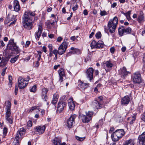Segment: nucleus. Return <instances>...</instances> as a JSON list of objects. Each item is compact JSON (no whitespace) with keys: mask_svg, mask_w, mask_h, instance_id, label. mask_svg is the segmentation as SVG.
<instances>
[{"mask_svg":"<svg viewBox=\"0 0 145 145\" xmlns=\"http://www.w3.org/2000/svg\"><path fill=\"white\" fill-rule=\"evenodd\" d=\"M34 12L29 11L25 12L23 18V26L27 30H30L33 27V18L35 15Z\"/></svg>","mask_w":145,"mask_h":145,"instance_id":"1","label":"nucleus"},{"mask_svg":"<svg viewBox=\"0 0 145 145\" xmlns=\"http://www.w3.org/2000/svg\"><path fill=\"white\" fill-rule=\"evenodd\" d=\"M118 22V17L115 16L113 19H110L108 22L107 26L109 32L112 33L115 31Z\"/></svg>","mask_w":145,"mask_h":145,"instance_id":"2","label":"nucleus"},{"mask_svg":"<svg viewBox=\"0 0 145 145\" xmlns=\"http://www.w3.org/2000/svg\"><path fill=\"white\" fill-rule=\"evenodd\" d=\"M131 80L135 84H140L143 82L141 74L138 72H137L132 74Z\"/></svg>","mask_w":145,"mask_h":145,"instance_id":"3","label":"nucleus"},{"mask_svg":"<svg viewBox=\"0 0 145 145\" xmlns=\"http://www.w3.org/2000/svg\"><path fill=\"white\" fill-rule=\"evenodd\" d=\"M93 113L92 112L89 111L86 113V115L80 114L79 115V118L82 120L84 123H87L91 119Z\"/></svg>","mask_w":145,"mask_h":145,"instance_id":"4","label":"nucleus"},{"mask_svg":"<svg viewBox=\"0 0 145 145\" xmlns=\"http://www.w3.org/2000/svg\"><path fill=\"white\" fill-rule=\"evenodd\" d=\"M118 33L122 36L124 35L132 34V29L129 27L125 29L124 26L120 27L118 29Z\"/></svg>","mask_w":145,"mask_h":145,"instance_id":"5","label":"nucleus"},{"mask_svg":"<svg viewBox=\"0 0 145 145\" xmlns=\"http://www.w3.org/2000/svg\"><path fill=\"white\" fill-rule=\"evenodd\" d=\"M9 49L15 52L16 53L18 54L20 52V49L18 46H16V43L14 42V39L9 41Z\"/></svg>","mask_w":145,"mask_h":145,"instance_id":"6","label":"nucleus"},{"mask_svg":"<svg viewBox=\"0 0 145 145\" xmlns=\"http://www.w3.org/2000/svg\"><path fill=\"white\" fill-rule=\"evenodd\" d=\"M67 42L64 40L63 42L58 48V54L60 55H61L64 53L67 47Z\"/></svg>","mask_w":145,"mask_h":145,"instance_id":"7","label":"nucleus"},{"mask_svg":"<svg viewBox=\"0 0 145 145\" xmlns=\"http://www.w3.org/2000/svg\"><path fill=\"white\" fill-rule=\"evenodd\" d=\"M18 87L20 89H22L25 88L28 84L27 80H24L22 77H20L18 80Z\"/></svg>","mask_w":145,"mask_h":145,"instance_id":"8","label":"nucleus"},{"mask_svg":"<svg viewBox=\"0 0 145 145\" xmlns=\"http://www.w3.org/2000/svg\"><path fill=\"white\" fill-rule=\"evenodd\" d=\"M46 128V127L44 125L42 126H39L35 127L34 128V129L37 134L38 135H40L44 133Z\"/></svg>","mask_w":145,"mask_h":145,"instance_id":"9","label":"nucleus"},{"mask_svg":"<svg viewBox=\"0 0 145 145\" xmlns=\"http://www.w3.org/2000/svg\"><path fill=\"white\" fill-rule=\"evenodd\" d=\"M76 116L75 114L72 115L68 119L67 122V126L68 128L72 127L73 123H74V120Z\"/></svg>","mask_w":145,"mask_h":145,"instance_id":"10","label":"nucleus"},{"mask_svg":"<svg viewBox=\"0 0 145 145\" xmlns=\"http://www.w3.org/2000/svg\"><path fill=\"white\" fill-rule=\"evenodd\" d=\"M119 74L121 75V77L123 79H125L126 77L128 74H130V72L127 71V69L125 67L121 68L119 70Z\"/></svg>","mask_w":145,"mask_h":145,"instance_id":"11","label":"nucleus"},{"mask_svg":"<svg viewBox=\"0 0 145 145\" xmlns=\"http://www.w3.org/2000/svg\"><path fill=\"white\" fill-rule=\"evenodd\" d=\"M93 72L94 69L92 67H89L87 70L86 76L87 78H89L90 81L93 79Z\"/></svg>","mask_w":145,"mask_h":145,"instance_id":"12","label":"nucleus"},{"mask_svg":"<svg viewBox=\"0 0 145 145\" xmlns=\"http://www.w3.org/2000/svg\"><path fill=\"white\" fill-rule=\"evenodd\" d=\"M138 140L140 145H145V132L138 136Z\"/></svg>","mask_w":145,"mask_h":145,"instance_id":"13","label":"nucleus"},{"mask_svg":"<svg viewBox=\"0 0 145 145\" xmlns=\"http://www.w3.org/2000/svg\"><path fill=\"white\" fill-rule=\"evenodd\" d=\"M103 63L104 65V68L105 69L106 72H108L109 71V70L106 69L107 68H111L113 65V64L110 60L106 61H105L103 62Z\"/></svg>","mask_w":145,"mask_h":145,"instance_id":"14","label":"nucleus"},{"mask_svg":"<svg viewBox=\"0 0 145 145\" xmlns=\"http://www.w3.org/2000/svg\"><path fill=\"white\" fill-rule=\"evenodd\" d=\"M66 105L67 103L65 102L61 101L59 102L58 103L57 110L59 111V113H61L63 110Z\"/></svg>","mask_w":145,"mask_h":145,"instance_id":"15","label":"nucleus"},{"mask_svg":"<svg viewBox=\"0 0 145 145\" xmlns=\"http://www.w3.org/2000/svg\"><path fill=\"white\" fill-rule=\"evenodd\" d=\"M58 73L59 75V81L61 82L63 81V77L65 76L64 69L62 68L60 69L58 71Z\"/></svg>","mask_w":145,"mask_h":145,"instance_id":"16","label":"nucleus"},{"mask_svg":"<svg viewBox=\"0 0 145 145\" xmlns=\"http://www.w3.org/2000/svg\"><path fill=\"white\" fill-rule=\"evenodd\" d=\"M42 25H39L38 30L37 32H36L35 34V36L36 39H38V40L39 39L41 36L42 32Z\"/></svg>","mask_w":145,"mask_h":145,"instance_id":"17","label":"nucleus"},{"mask_svg":"<svg viewBox=\"0 0 145 145\" xmlns=\"http://www.w3.org/2000/svg\"><path fill=\"white\" fill-rule=\"evenodd\" d=\"M130 101V99L128 96H124L121 99V104L123 105H127Z\"/></svg>","mask_w":145,"mask_h":145,"instance_id":"18","label":"nucleus"},{"mask_svg":"<svg viewBox=\"0 0 145 145\" xmlns=\"http://www.w3.org/2000/svg\"><path fill=\"white\" fill-rule=\"evenodd\" d=\"M48 91V89L47 88H44L42 89V97L43 100L46 101V100L48 99V97L46 95Z\"/></svg>","mask_w":145,"mask_h":145,"instance_id":"19","label":"nucleus"},{"mask_svg":"<svg viewBox=\"0 0 145 145\" xmlns=\"http://www.w3.org/2000/svg\"><path fill=\"white\" fill-rule=\"evenodd\" d=\"M68 106L71 110H74L75 107V104L73 102L72 98H71L68 100Z\"/></svg>","mask_w":145,"mask_h":145,"instance_id":"20","label":"nucleus"},{"mask_svg":"<svg viewBox=\"0 0 145 145\" xmlns=\"http://www.w3.org/2000/svg\"><path fill=\"white\" fill-rule=\"evenodd\" d=\"M114 133L120 138H121L125 134L124 130L122 129L117 130Z\"/></svg>","mask_w":145,"mask_h":145,"instance_id":"21","label":"nucleus"},{"mask_svg":"<svg viewBox=\"0 0 145 145\" xmlns=\"http://www.w3.org/2000/svg\"><path fill=\"white\" fill-rule=\"evenodd\" d=\"M25 134L22 132V133L21 132L18 131L15 138L16 142H19V140H21L23 137V136Z\"/></svg>","mask_w":145,"mask_h":145,"instance_id":"22","label":"nucleus"},{"mask_svg":"<svg viewBox=\"0 0 145 145\" xmlns=\"http://www.w3.org/2000/svg\"><path fill=\"white\" fill-rule=\"evenodd\" d=\"M13 5L14 10L16 12H18L20 9V7L18 1L17 0L14 1Z\"/></svg>","mask_w":145,"mask_h":145,"instance_id":"23","label":"nucleus"},{"mask_svg":"<svg viewBox=\"0 0 145 145\" xmlns=\"http://www.w3.org/2000/svg\"><path fill=\"white\" fill-rule=\"evenodd\" d=\"M78 86L79 87H80L82 89H84L88 88L89 86V83H84L83 82L80 81L78 82Z\"/></svg>","mask_w":145,"mask_h":145,"instance_id":"24","label":"nucleus"},{"mask_svg":"<svg viewBox=\"0 0 145 145\" xmlns=\"http://www.w3.org/2000/svg\"><path fill=\"white\" fill-rule=\"evenodd\" d=\"M71 49L73 51L68 53L67 54V56H70L71 54H78L80 52V50L79 49H74V48L73 47H71Z\"/></svg>","mask_w":145,"mask_h":145,"instance_id":"25","label":"nucleus"},{"mask_svg":"<svg viewBox=\"0 0 145 145\" xmlns=\"http://www.w3.org/2000/svg\"><path fill=\"white\" fill-rule=\"evenodd\" d=\"M54 145H60L61 142V139L58 137H55L53 140Z\"/></svg>","mask_w":145,"mask_h":145,"instance_id":"26","label":"nucleus"},{"mask_svg":"<svg viewBox=\"0 0 145 145\" xmlns=\"http://www.w3.org/2000/svg\"><path fill=\"white\" fill-rule=\"evenodd\" d=\"M93 105L97 109H100L102 108V104L100 103L97 101L95 100L93 103Z\"/></svg>","mask_w":145,"mask_h":145,"instance_id":"27","label":"nucleus"},{"mask_svg":"<svg viewBox=\"0 0 145 145\" xmlns=\"http://www.w3.org/2000/svg\"><path fill=\"white\" fill-rule=\"evenodd\" d=\"M59 98V96L56 94L53 95L51 103L54 105L56 103Z\"/></svg>","mask_w":145,"mask_h":145,"instance_id":"28","label":"nucleus"},{"mask_svg":"<svg viewBox=\"0 0 145 145\" xmlns=\"http://www.w3.org/2000/svg\"><path fill=\"white\" fill-rule=\"evenodd\" d=\"M135 144L134 140L131 139L126 140L122 145H134Z\"/></svg>","mask_w":145,"mask_h":145,"instance_id":"29","label":"nucleus"},{"mask_svg":"<svg viewBox=\"0 0 145 145\" xmlns=\"http://www.w3.org/2000/svg\"><path fill=\"white\" fill-rule=\"evenodd\" d=\"M8 61V59L6 57L3 58L0 63V67H3L6 65Z\"/></svg>","mask_w":145,"mask_h":145,"instance_id":"30","label":"nucleus"},{"mask_svg":"<svg viewBox=\"0 0 145 145\" xmlns=\"http://www.w3.org/2000/svg\"><path fill=\"white\" fill-rule=\"evenodd\" d=\"M111 137L112 140L114 142L118 141L119 139L120 138L118 136H117V135L114 133L112 134Z\"/></svg>","mask_w":145,"mask_h":145,"instance_id":"31","label":"nucleus"},{"mask_svg":"<svg viewBox=\"0 0 145 145\" xmlns=\"http://www.w3.org/2000/svg\"><path fill=\"white\" fill-rule=\"evenodd\" d=\"M97 48H102L104 46L103 42L101 40H99L97 42Z\"/></svg>","mask_w":145,"mask_h":145,"instance_id":"32","label":"nucleus"},{"mask_svg":"<svg viewBox=\"0 0 145 145\" xmlns=\"http://www.w3.org/2000/svg\"><path fill=\"white\" fill-rule=\"evenodd\" d=\"M144 17L143 14L142 13H140L137 19V20L139 23H141L144 21Z\"/></svg>","mask_w":145,"mask_h":145,"instance_id":"33","label":"nucleus"},{"mask_svg":"<svg viewBox=\"0 0 145 145\" xmlns=\"http://www.w3.org/2000/svg\"><path fill=\"white\" fill-rule=\"evenodd\" d=\"M56 22L53 21L52 22H51L50 21H48L47 22H46V24L47 27L49 29H52V27L51 26V25H52V26L54 25V23Z\"/></svg>","mask_w":145,"mask_h":145,"instance_id":"34","label":"nucleus"},{"mask_svg":"<svg viewBox=\"0 0 145 145\" xmlns=\"http://www.w3.org/2000/svg\"><path fill=\"white\" fill-rule=\"evenodd\" d=\"M97 42L95 40H93L90 44V46L92 49L94 48H97Z\"/></svg>","mask_w":145,"mask_h":145,"instance_id":"35","label":"nucleus"},{"mask_svg":"<svg viewBox=\"0 0 145 145\" xmlns=\"http://www.w3.org/2000/svg\"><path fill=\"white\" fill-rule=\"evenodd\" d=\"M11 105V103L9 101H8L6 105V111H11L10 108Z\"/></svg>","mask_w":145,"mask_h":145,"instance_id":"36","label":"nucleus"},{"mask_svg":"<svg viewBox=\"0 0 145 145\" xmlns=\"http://www.w3.org/2000/svg\"><path fill=\"white\" fill-rule=\"evenodd\" d=\"M136 114H134L132 117L131 118V121L129 122L130 124H132L135 121L136 119Z\"/></svg>","mask_w":145,"mask_h":145,"instance_id":"37","label":"nucleus"},{"mask_svg":"<svg viewBox=\"0 0 145 145\" xmlns=\"http://www.w3.org/2000/svg\"><path fill=\"white\" fill-rule=\"evenodd\" d=\"M6 120L8 121V122L10 124H12L13 123V119L12 117H9L5 118Z\"/></svg>","mask_w":145,"mask_h":145,"instance_id":"38","label":"nucleus"},{"mask_svg":"<svg viewBox=\"0 0 145 145\" xmlns=\"http://www.w3.org/2000/svg\"><path fill=\"white\" fill-rule=\"evenodd\" d=\"M37 90V86L36 85H34L30 89V91L31 92L35 93Z\"/></svg>","mask_w":145,"mask_h":145,"instance_id":"39","label":"nucleus"},{"mask_svg":"<svg viewBox=\"0 0 145 145\" xmlns=\"http://www.w3.org/2000/svg\"><path fill=\"white\" fill-rule=\"evenodd\" d=\"M19 56L18 55L14 57L11 58L10 61L12 63H14L17 60V59L18 58Z\"/></svg>","mask_w":145,"mask_h":145,"instance_id":"40","label":"nucleus"},{"mask_svg":"<svg viewBox=\"0 0 145 145\" xmlns=\"http://www.w3.org/2000/svg\"><path fill=\"white\" fill-rule=\"evenodd\" d=\"M103 97L102 96H100L96 99V100L102 104L103 103Z\"/></svg>","mask_w":145,"mask_h":145,"instance_id":"41","label":"nucleus"},{"mask_svg":"<svg viewBox=\"0 0 145 145\" xmlns=\"http://www.w3.org/2000/svg\"><path fill=\"white\" fill-rule=\"evenodd\" d=\"M11 114V111H6L5 117V118L12 117V116H10Z\"/></svg>","mask_w":145,"mask_h":145,"instance_id":"42","label":"nucleus"},{"mask_svg":"<svg viewBox=\"0 0 145 145\" xmlns=\"http://www.w3.org/2000/svg\"><path fill=\"white\" fill-rule=\"evenodd\" d=\"M51 16L53 19H55V20H53L52 21H54V22H57L58 20V17L55 16L54 14H52Z\"/></svg>","mask_w":145,"mask_h":145,"instance_id":"43","label":"nucleus"},{"mask_svg":"<svg viewBox=\"0 0 145 145\" xmlns=\"http://www.w3.org/2000/svg\"><path fill=\"white\" fill-rule=\"evenodd\" d=\"M107 14V12L105 10L102 11L101 10L100 15L101 16H104Z\"/></svg>","mask_w":145,"mask_h":145,"instance_id":"44","label":"nucleus"},{"mask_svg":"<svg viewBox=\"0 0 145 145\" xmlns=\"http://www.w3.org/2000/svg\"><path fill=\"white\" fill-rule=\"evenodd\" d=\"M103 119H101L99 122L96 125V127L97 128H98L99 127V126L103 124Z\"/></svg>","mask_w":145,"mask_h":145,"instance_id":"45","label":"nucleus"},{"mask_svg":"<svg viewBox=\"0 0 145 145\" xmlns=\"http://www.w3.org/2000/svg\"><path fill=\"white\" fill-rule=\"evenodd\" d=\"M76 138L77 140L80 141H82L85 139V138L84 137H81L76 136Z\"/></svg>","mask_w":145,"mask_h":145,"instance_id":"46","label":"nucleus"},{"mask_svg":"<svg viewBox=\"0 0 145 145\" xmlns=\"http://www.w3.org/2000/svg\"><path fill=\"white\" fill-rule=\"evenodd\" d=\"M95 37H96L98 39H99L100 38L101 36V32H97L96 34H95Z\"/></svg>","mask_w":145,"mask_h":145,"instance_id":"47","label":"nucleus"},{"mask_svg":"<svg viewBox=\"0 0 145 145\" xmlns=\"http://www.w3.org/2000/svg\"><path fill=\"white\" fill-rule=\"evenodd\" d=\"M141 119L145 122V112H144L141 115Z\"/></svg>","mask_w":145,"mask_h":145,"instance_id":"48","label":"nucleus"},{"mask_svg":"<svg viewBox=\"0 0 145 145\" xmlns=\"http://www.w3.org/2000/svg\"><path fill=\"white\" fill-rule=\"evenodd\" d=\"M8 129L6 127H4L3 129V134L4 136H5L7 133Z\"/></svg>","mask_w":145,"mask_h":145,"instance_id":"49","label":"nucleus"},{"mask_svg":"<svg viewBox=\"0 0 145 145\" xmlns=\"http://www.w3.org/2000/svg\"><path fill=\"white\" fill-rule=\"evenodd\" d=\"M38 106H34L33 107H32L30 109L29 112H32L34 110L37 109L38 108Z\"/></svg>","mask_w":145,"mask_h":145,"instance_id":"50","label":"nucleus"},{"mask_svg":"<svg viewBox=\"0 0 145 145\" xmlns=\"http://www.w3.org/2000/svg\"><path fill=\"white\" fill-rule=\"evenodd\" d=\"M18 131L20 132H22L23 133H24L25 134L26 130L23 127H22L20 129H18Z\"/></svg>","mask_w":145,"mask_h":145,"instance_id":"51","label":"nucleus"},{"mask_svg":"<svg viewBox=\"0 0 145 145\" xmlns=\"http://www.w3.org/2000/svg\"><path fill=\"white\" fill-rule=\"evenodd\" d=\"M32 125V122L31 120H29L27 122V126L28 127H31Z\"/></svg>","mask_w":145,"mask_h":145,"instance_id":"52","label":"nucleus"},{"mask_svg":"<svg viewBox=\"0 0 145 145\" xmlns=\"http://www.w3.org/2000/svg\"><path fill=\"white\" fill-rule=\"evenodd\" d=\"M131 12V10L128 11L125 14V16L126 17H127V16H130Z\"/></svg>","mask_w":145,"mask_h":145,"instance_id":"53","label":"nucleus"},{"mask_svg":"<svg viewBox=\"0 0 145 145\" xmlns=\"http://www.w3.org/2000/svg\"><path fill=\"white\" fill-rule=\"evenodd\" d=\"M48 48L49 50V51H52L53 48L52 44H49L48 45Z\"/></svg>","mask_w":145,"mask_h":145,"instance_id":"54","label":"nucleus"},{"mask_svg":"<svg viewBox=\"0 0 145 145\" xmlns=\"http://www.w3.org/2000/svg\"><path fill=\"white\" fill-rule=\"evenodd\" d=\"M7 69V67H6L3 70V71L1 73V75L3 76L5 75V72L6 70Z\"/></svg>","mask_w":145,"mask_h":145,"instance_id":"55","label":"nucleus"},{"mask_svg":"<svg viewBox=\"0 0 145 145\" xmlns=\"http://www.w3.org/2000/svg\"><path fill=\"white\" fill-rule=\"evenodd\" d=\"M18 87L17 86H16L15 88L14 93L15 95H17L18 93Z\"/></svg>","mask_w":145,"mask_h":145,"instance_id":"56","label":"nucleus"},{"mask_svg":"<svg viewBox=\"0 0 145 145\" xmlns=\"http://www.w3.org/2000/svg\"><path fill=\"white\" fill-rule=\"evenodd\" d=\"M110 52L113 54L114 52L115 49L114 47H112L110 48Z\"/></svg>","mask_w":145,"mask_h":145,"instance_id":"57","label":"nucleus"},{"mask_svg":"<svg viewBox=\"0 0 145 145\" xmlns=\"http://www.w3.org/2000/svg\"><path fill=\"white\" fill-rule=\"evenodd\" d=\"M78 8V5L77 4H76V5H75L74 7L72 8V10H73L74 11L76 10Z\"/></svg>","mask_w":145,"mask_h":145,"instance_id":"58","label":"nucleus"},{"mask_svg":"<svg viewBox=\"0 0 145 145\" xmlns=\"http://www.w3.org/2000/svg\"><path fill=\"white\" fill-rule=\"evenodd\" d=\"M52 52L54 54H58V50L56 49L54 50L53 51H52Z\"/></svg>","mask_w":145,"mask_h":145,"instance_id":"59","label":"nucleus"},{"mask_svg":"<svg viewBox=\"0 0 145 145\" xmlns=\"http://www.w3.org/2000/svg\"><path fill=\"white\" fill-rule=\"evenodd\" d=\"M62 39V38L61 37H58L57 39V42H60L61 41Z\"/></svg>","mask_w":145,"mask_h":145,"instance_id":"60","label":"nucleus"},{"mask_svg":"<svg viewBox=\"0 0 145 145\" xmlns=\"http://www.w3.org/2000/svg\"><path fill=\"white\" fill-rule=\"evenodd\" d=\"M70 39L71 40L74 41L76 39V38L75 36H74L71 37Z\"/></svg>","mask_w":145,"mask_h":145,"instance_id":"61","label":"nucleus"},{"mask_svg":"<svg viewBox=\"0 0 145 145\" xmlns=\"http://www.w3.org/2000/svg\"><path fill=\"white\" fill-rule=\"evenodd\" d=\"M38 53V54L37 56H39V57H41V56L42 52L40 51H38L37 52Z\"/></svg>","mask_w":145,"mask_h":145,"instance_id":"62","label":"nucleus"},{"mask_svg":"<svg viewBox=\"0 0 145 145\" xmlns=\"http://www.w3.org/2000/svg\"><path fill=\"white\" fill-rule=\"evenodd\" d=\"M117 5V3H114L112 4L111 5V7L114 8Z\"/></svg>","mask_w":145,"mask_h":145,"instance_id":"63","label":"nucleus"},{"mask_svg":"<svg viewBox=\"0 0 145 145\" xmlns=\"http://www.w3.org/2000/svg\"><path fill=\"white\" fill-rule=\"evenodd\" d=\"M30 42L29 41H27L26 42V44H25V46L26 47L28 46L30 44Z\"/></svg>","mask_w":145,"mask_h":145,"instance_id":"64","label":"nucleus"}]
</instances>
